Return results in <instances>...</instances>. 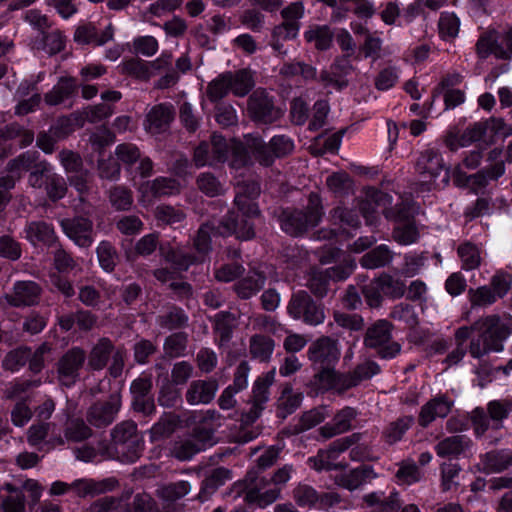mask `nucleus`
Returning a JSON list of instances; mask_svg holds the SVG:
<instances>
[{"label":"nucleus","mask_w":512,"mask_h":512,"mask_svg":"<svg viewBox=\"0 0 512 512\" xmlns=\"http://www.w3.org/2000/svg\"><path fill=\"white\" fill-rule=\"evenodd\" d=\"M480 332V338L473 341L470 353L479 358L488 352H500L503 343L512 334V316L508 313L490 314L475 323Z\"/></svg>","instance_id":"nucleus-1"},{"label":"nucleus","mask_w":512,"mask_h":512,"mask_svg":"<svg viewBox=\"0 0 512 512\" xmlns=\"http://www.w3.org/2000/svg\"><path fill=\"white\" fill-rule=\"evenodd\" d=\"M307 205L302 208H282L278 214L281 230L292 237H301L316 227L324 215L322 198L317 192L308 195Z\"/></svg>","instance_id":"nucleus-2"},{"label":"nucleus","mask_w":512,"mask_h":512,"mask_svg":"<svg viewBox=\"0 0 512 512\" xmlns=\"http://www.w3.org/2000/svg\"><path fill=\"white\" fill-rule=\"evenodd\" d=\"M145 441L133 420H124L110 430L107 453L122 463H134L143 454Z\"/></svg>","instance_id":"nucleus-3"},{"label":"nucleus","mask_w":512,"mask_h":512,"mask_svg":"<svg viewBox=\"0 0 512 512\" xmlns=\"http://www.w3.org/2000/svg\"><path fill=\"white\" fill-rule=\"evenodd\" d=\"M236 488L238 494H243L246 503L256 504L261 508L275 502L280 496V488L272 487L270 481L257 470L248 471Z\"/></svg>","instance_id":"nucleus-4"},{"label":"nucleus","mask_w":512,"mask_h":512,"mask_svg":"<svg viewBox=\"0 0 512 512\" xmlns=\"http://www.w3.org/2000/svg\"><path fill=\"white\" fill-rule=\"evenodd\" d=\"M393 324L385 319L369 325L363 337L365 347L376 350L382 359H390L400 352V344L392 340Z\"/></svg>","instance_id":"nucleus-5"},{"label":"nucleus","mask_w":512,"mask_h":512,"mask_svg":"<svg viewBox=\"0 0 512 512\" xmlns=\"http://www.w3.org/2000/svg\"><path fill=\"white\" fill-rule=\"evenodd\" d=\"M287 312L293 319L310 326H317L325 320L324 305L315 301L306 291H298L291 296Z\"/></svg>","instance_id":"nucleus-6"},{"label":"nucleus","mask_w":512,"mask_h":512,"mask_svg":"<svg viewBox=\"0 0 512 512\" xmlns=\"http://www.w3.org/2000/svg\"><path fill=\"white\" fill-rule=\"evenodd\" d=\"M229 147L226 139L213 133L208 141H201L193 150L192 162L197 168L218 167L228 159Z\"/></svg>","instance_id":"nucleus-7"},{"label":"nucleus","mask_w":512,"mask_h":512,"mask_svg":"<svg viewBox=\"0 0 512 512\" xmlns=\"http://www.w3.org/2000/svg\"><path fill=\"white\" fill-rule=\"evenodd\" d=\"M87 359L84 348L74 346L66 350L55 364L56 378L61 386L70 388L79 380Z\"/></svg>","instance_id":"nucleus-8"},{"label":"nucleus","mask_w":512,"mask_h":512,"mask_svg":"<svg viewBox=\"0 0 512 512\" xmlns=\"http://www.w3.org/2000/svg\"><path fill=\"white\" fill-rule=\"evenodd\" d=\"M122 407L120 389L113 391L107 399L98 400L90 405L86 411V421L97 429L110 426L116 419Z\"/></svg>","instance_id":"nucleus-9"},{"label":"nucleus","mask_w":512,"mask_h":512,"mask_svg":"<svg viewBox=\"0 0 512 512\" xmlns=\"http://www.w3.org/2000/svg\"><path fill=\"white\" fill-rule=\"evenodd\" d=\"M387 218L392 217L395 221L393 238L396 242L408 245L416 239L415 208L412 204L401 202L396 205L395 211H385Z\"/></svg>","instance_id":"nucleus-10"},{"label":"nucleus","mask_w":512,"mask_h":512,"mask_svg":"<svg viewBox=\"0 0 512 512\" xmlns=\"http://www.w3.org/2000/svg\"><path fill=\"white\" fill-rule=\"evenodd\" d=\"M247 110L250 118L261 124H272L283 116L281 108L265 90H255L248 98Z\"/></svg>","instance_id":"nucleus-11"},{"label":"nucleus","mask_w":512,"mask_h":512,"mask_svg":"<svg viewBox=\"0 0 512 512\" xmlns=\"http://www.w3.org/2000/svg\"><path fill=\"white\" fill-rule=\"evenodd\" d=\"M250 218L234 210L228 211L216 226V234L222 237L235 236L239 240H250L255 236L254 224Z\"/></svg>","instance_id":"nucleus-12"},{"label":"nucleus","mask_w":512,"mask_h":512,"mask_svg":"<svg viewBox=\"0 0 512 512\" xmlns=\"http://www.w3.org/2000/svg\"><path fill=\"white\" fill-rule=\"evenodd\" d=\"M512 53V29L505 33L488 31L477 42V53L481 58L494 55L496 58H507Z\"/></svg>","instance_id":"nucleus-13"},{"label":"nucleus","mask_w":512,"mask_h":512,"mask_svg":"<svg viewBox=\"0 0 512 512\" xmlns=\"http://www.w3.org/2000/svg\"><path fill=\"white\" fill-rule=\"evenodd\" d=\"M337 333L332 336H321L308 349V359L314 366L335 365L340 357Z\"/></svg>","instance_id":"nucleus-14"},{"label":"nucleus","mask_w":512,"mask_h":512,"mask_svg":"<svg viewBox=\"0 0 512 512\" xmlns=\"http://www.w3.org/2000/svg\"><path fill=\"white\" fill-rule=\"evenodd\" d=\"M60 226L65 235L77 246L88 248L93 244L94 225L89 217L78 215L65 218L60 221Z\"/></svg>","instance_id":"nucleus-15"},{"label":"nucleus","mask_w":512,"mask_h":512,"mask_svg":"<svg viewBox=\"0 0 512 512\" xmlns=\"http://www.w3.org/2000/svg\"><path fill=\"white\" fill-rule=\"evenodd\" d=\"M115 156L118 162L129 170L134 164L139 163L135 173L142 178H148L153 173V161L148 156H142L139 147L133 143H121L115 148Z\"/></svg>","instance_id":"nucleus-16"},{"label":"nucleus","mask_w":512,"mask_h":512,"mask_svg":"<svg viewBox=\"0 0 512 512\" xmlns=\"http://www.w3.org/2000/svg\"><path fill=\"white\" fill-rule=\"evenodd\" d=\"M41 292V287L34 281H18L4 299L13 307L33 306L39 302Z\"/></svg>","instance_id":"nucleus-17"},{"label":"nucleus","mask_w":512,"mask_h":512,"mask_svg":"<svg viewBox=\"0 0 512 512\" xmlns=\"http://www.w3.org/2000/svg\"><path fill=\"white\" fill-rule=\"evenodd\" d=\"M358 416L355 408L346 406L339 410L331 420L319 429L320 435L325 439H331L353 428L352 422Z\"/></svg>","instance_id":"nucleus-18"},{"label":"nucleus","mask_w":512,"mask_h":512,"mask_svg":"<svg viewBox=\"0 0 512 512\" xmlns=\"http://www.w3.org/2000/svg\"><path fill=\"white\" fill-rule=\"evenodd\" d=\"M218 387V381L213 378L194 380L189 384L185 392V399L190 405L209 404L214 399Z\"/></svg>","instance_id":"nucleus-19"},{"label":"nucleus","mask_w":512,"mask_h":512,"mask_svg":"<svg viewBox=\"0 0 512 512\" xmlns=\"http://www.w3.org/2000/svg\"><path fill=\"white\" fill-rule=\"evenodd\" d=\"M318 372L314 375L315 385L321 390L334 389L339 392L348 390L346 373H339L334 365L315 366Z\"/></svg>","instance_id":"nucleus-20"},{"label":"nucleus","mask_w":512,"mask_h":512,"mask_svg":"<svg viewBox=\"0 0 512 512\" xmlns=\"http://www.w3.org/2000/svg\"><path fill=\"white\" fill-rule=\"evenodd\" d=\"M268 398L269 382L256 381L252 391L251 407L241 415L242 425L251 426L260 417Z\"/></svg>","instance_id":"nucleus-21"},{"label":"nucleus","mask_w":512,"mask_h":512,"mask_svg":"<svg viewBox=\"0 0 512 512\" xmlns=\"http://www.w3.org/2000/svg\"><path fill=\"white\" fill-rule=\"evenodd\" d=\"M376 477L377 474L371 466L361 465L347 473L336 475L334 482L342 488L353 491L366 483H370Z\"/></svg>","instance_id":"nucleus-22"},{"label":"nucleus","mask_w":512,"mask_h":512,"mask_svg":"<svg viewBox=\"0 0 512 512\" xmlns=\"http://www.w3.org/2000/svg\"><path fill=\"white\" fill-rule=\"evenodd\" d=\"M11 172L27 171L30 174H46L50 165L46 160L40 158L37 151H26L8 163Z\"/></svg>","instance_id":"nucleus-23"},{"label":"nucleus","mask_w":512,"mask_h":512,"mask_svg":"<svg viewBox=\"0 0 512 512\" xmlns=\"http://www.w3.org/2000/svg\"><path fill=\"white\" fill-rule=\"evenodd\" d=\"M114 30L109 25L105 30L99 32L92 23H86L77 27L74 33V41L81 45L101 46L113 39Z\"/></svg>","instance_id":"nucleus-24"},{"label":"nucleus","mask_w":512,"mask_h":512,"mask_svg":"<svg viewBox=\"0 0 512 512\" xmlns=\"http://www.w3.org/2000/svg\"><path fill=\"white\" fill-rule=\"evenodd\" d=\"M115 349L113 342L107 338H100L87 354L88 368L92 371H100L104 369Z\"/></svg>","instance_id":"nucleus-25"},{"label":"nucleus","mask_w":512,"mask_h":512,"mask_svg":"<svg viewBox=\"0 0 512 512\" xmlns=\"http://www.w3.org/2000/svg\"><path fill=\"white\" fill-rule=\"evenodd\" d=\"M78 89L75 78L71 76L60 77L51 91L44 95V101L49 106H57L72 97Z\"/></svg>","instance_id":"nucleus-26"},{"label":"nucleus","mask_w":512,"mask_h":512,"mask_svg":"<svg viewBox=\"0 0 512 512\" xmlns=\"http://www.w3.org/2000/svg\"><path fill=\"white\" fill-rule=\"evenodd\" d=\"M237 325L238 317L232 312L221 311L214 316L213 330L218 336V344L220 347L230 342Z\"/></svg>","instance_id":"nucleus-27"},{"label":"nucleus","mask_w":512,"mask_h":512,"mask_svg":"<svg viewBox=\"0 0 512 512\" xmlns=\"http://www.w3.org/2000/svg\"><path fill=\"white\" fill-rule=\"evenodd\" d=\"M174 114V108L170 104L154 106L147 115L149 131L154 134L165 131L174 119Z\"/></svg>","instance_id":"nucleus-28"},{"label":"nucleus","mask_w":512,"mask_h":512,"mask_svg":"<svg viewBox=\"0 0 512 512\" xmlns=\"http://www.w3.org/2000/svg\"><path fill=\"white\" fill-rule=\"evenodd\" d=\"M266 276L259 271L250 272L234 284V291L240 299L246 300L256 295L265 285Z\"/></svg>","instance_id":"nucleus-29"},{"label":"nucleus","mask_w":512,"mask_h":512,"mask_svg":"<svg viewBox=\"0 0 512 512\" xmlns=\"http://www.w3.org/2000/svg\"><path fill=\"white\" fill-rule=\"evenodd\" d=\"M302 400V393L295 392L290 384H286L277 400V417L285 419L294 413L300 407Z\"/></svg>","instance_id":"nucleus-30"},{"label":"nucleus","mask_w":512,"mask_h":512,"mask_svg":"<svg viewBox=\"0 0 512 512\" xmlns=\"http://www.w3.org/2000/svg\"><path fill=\"white\" fill-rule=\"evenodd\" d=\"M161 257L168 263H171L175 269L185 271L197 261L196 256L186 253L181 249H175L169 243L159 246Z\"/></svg>","instance_id":"nucleus-31"},{"label":"nucleus","mask_w":512,"mask_h":512,"mask_svg":"<svg viewBox=\"0 0 512 512\" xmlns=\"http://www.w3.org/2000/svg\"><path fill=\"white\" fill-rule=\"evenodd\" d=\"M143 195L154 198L172 195L178 191L177 181L172 178L158 177L152 181H147L140 186Z\"/></svg>","instance_id":"nucleus-32"},{"label":"nucleus","mask_w":512,"mask_h":512,"mask_svg":"<svg viewBox=\"0 0 512 512\" xmlns=\"http://www.w3.org/2000/svg\"><path fill=\"white\" fill-rule=\"evenodd\" d=\"M92 426L82 418L69 419L64 427V437L66 441L78 443L91 438L94 434Z\"/></svg>","instance_id":"nucleus-33"},{"label":"nucleus","mask_w":512,"mask_h":512,"mask_svg":"<svg viewBox=\"0 0 512 512\" xmlns=\"http://www.w3.org/2000/svg\"><path fill=\"white\" fill-rule=\"evenodd\" d=\"M245 144L251 151L254 158L263 166H270L274 162L275 155L270 147L260 136L247 135L245 136Z\"/></svg>","instance_id":"nucleus-34"},{"label":"nucleus","mask_w":512,"mask_h":512,"mask_svg":"<svg viewBox=\"0 0 512 512\" xmlns=\"http://www.w3.org/2000/svg\"><path fill=\"white\" fill-rule=\"evenodd\" d=\"M25 233L27 239L33 244L40 242L50 246L56 241V235L53 227L44 221L29 223L25 228Z\"/></svg>","instance_id":"nucleus-35"},{"label":"nucleus","mask_w":512,"mask_h":512,"mask_svg":"<svg viewBox=\"0 0 512 512\" xmlns=\"http://www.w3.org/2000/svg\"><path fill=\"white\" fill-rule=\"evenodd\" d=\"M275 346L274 340L266 335L255 334L249 339V353L251 358L260 362H268Z\"/></svg>","instance_id":"nucleus-36"},{"label":"nucleus","mask_w":512,"mask_h":512,"mask_svg":"<svg viewBox=\"0 0 512 512\" xmlns=\"http://www.w3.org/2000/svg\"><path fill=\"white\" fill-rule=\"evenodd\" d=\"M231 478V471L225 467H218L211 471L201 486V490L197 496L200 501L207 500L208 497L214 493L218 487L223 485L226 480Z\"/></svg>","instance_id":"nucleus-37"},{"label":"nucleus","mask_w":512,"mask_h":512,"mask_svg":"<svg viewBox=\"0 0 512 512\" xmlns=\"http://www.w3.org/2000/svg\"><path fill=\"white\" fill-rule=\"evenodd\" d=\"M380 366L370 359L356 365L353 371L346 373L348 388L359 385L362 381L368 380L380 373Z\"/></svg>","instance_id":"nucleus-38"},{"label":"nucleus","mask_w":512,"mask_h":512,"mask_svg":"<svg viewBox=\"0 0 512 512\" xmlns=\"http://www.w3.org/2000/svg\"><path fill=\"white\" fill-rule=\"evenodd\" d=\"M300 25H293L290 23H280L276 25L271 32V47L278 53H285L283 51V41L295 39L299 33Z\"/></svg>","instance_id":"nucleus-39"},{"label":"nucleus","mask_w":512,"mask_h":512,"mask_svg":"<svg viewBox=\"0 0 512 512\" xmlns=\"http://www.w3.org/2000/svg\"><path fill=\"white\" fill-rule=\"evenodd\" d=\"M335 457L328 448L318 450L317 454L308 459V463L314 470L331 471V470H345L348 464L345 462H335Z\"/></svg>","instance_id":"nucleus-40"},{"label":"nucleus","mask_w":512,"mask_h":512,"mask_svg":"<svg viewBox=\"0 0 512 512\" xmlns=\"http://www.w3.org/2000/svg\"><path fill=\"white\" fill-rule=\"evenodd\" d=\"M414 418L412 416H404L390 422L382 431L384 441L392 445L400 441L404 433L413 425Z\"/></svg>","instance_id":"nucleus-41"},{"label":"nucleus","mask_w":512,"mask_h":512,"mask_svg":"<svg viewBox=\"0 0 512 512\" xmlns=\"http://www.w3.org/2000/svg\"><path fill=\"white\" fill-rule=\"evenodd\" d=\"M511 464V452H489L481 460V469L486 473L500 472Z\"/></svg>","instance_id":"nucleus-42"},{"label":"nucleus","mask_w":512,"mask_h":512,"mask_svg":"<svg viewBox=\"0 0 512 512\" xmlns=\"http://www.w3.org/2000/svg\"><path fill=\"white\" fill-rule=\"evenodd\" d=\"M197 189L207 197H217L225 192L221 181L212 172L200 173L195 180Z\"/></svg>","instance_id":"nucleus-43"},{"label":"nucleus","mask_w":512,"mask_h":512,"mask_svg":"<svg viewBox=\"0 0 512 512\" xmlns=\"http://www.w3.org/2000/svg\"><path fill=\"white\" fill-rule=\"evenodd\" d=\"M188 317L184 311L176 306L170 307L166 312L157 317V323L161 328L175 330L187 325Z\"/></svg>","instance_id":"nucleus-44"},{"label":"nucleus","mask_w":512,"mask_h":512,"mask_svg":"<svg viewBox=\"0 0 512 512\" xmlns=\"http://www.w3.org/2000/svg\"><path fill=\"white\" fill-rule=\"evenodd\" d=\"M334 322L329 323V327L333 329L334 324L337 327L348 330L349 332H359L364 329V318L360 314H349L341 311H334Z\"/></svg>","instance_id":"nucleus-45"},{"label":"nucleus","mask_w":512,"mask_h":512,"mask_svg":"<svg viewBox=\"0 0 512 512\" xmlns=\"http://www.w3.org/2000/svg\"><path fill=\"white\" fill-rule=\"evenodd\" d=\"M226 75L231 83V91L236 96L242 97L247 95L254 85L251 73L246 69L238 70L235 73L226 72Z\"/></svg>","instance_id":"nucleus-46"},{"label":"nucleus","mask_w":512,"mask_h":512,"mask_svg":"<svg viewBox=\"0 0 512 512\" xmlns=\"http://www.w3.org/2000/svg\"><path fill=\"white\" fill-rule=\"evenodd\" d=\"M87 512H131L129 503H122V498L104 496L95 500Z\"/></svg>","instance_id":"nucleus-47"},{"label":"nucleus","mask_w":512,"mask_h":512,"mask_svg":"<svg viewBox=\"0 0 512 512\" xmlns=\"http://www.w3.org/2000/svg\"><path fill=\"white\" fill-rule=\"evenodd\" d=\"M31 356V348L21 346L9 351L2 360V367L6 371L15 372L28 363Z\"/></svg>","instance_id":"nucleus-48"},{"label":"nucleus","mask_w":512,"mask_h":512,"mask_svg":"<svg viewBox=\"0 0 512 512\" xmlns=\"http://www.w3.org/2000/svg\"><path fill=\"white\" fill-rule=\"evenodd\" d=\"M191 490L187 481H178L163 485L157 490V496L164 502L174 503L183 498Z\"/></svg>","instance_id":"nucleus-49"},{"label":"nucleus","mask_w":512,"mask_h":512,"mask_svg":"<svg viewBox=\"0 0 512 512\" xmlns=\"http://www.w3.org/2000/svg\"><path fill=\"white\" fill-rule=\"evenodd\" d=\"M333 32L327 25L314 26L305 32L304 37L307 42H314L318 50H327L330 48L333 40Z\"/></svg>","instance_id":"nucleus-50"},{"label":"nucleus","mask_w":512,"mask_h":512,"mask_svg":"<svg viewBox=\"0 0 512 512\" xmlns=\"http://www.w3.org/2000/svg\"><path fill=\"white\" fill-rule=\"evenodd\" d=\"M121 70L123 74L141 81H148L152 76L149 63L137 57L125 60L121 65Z\"/></svg>","instance_id":"nucleus-51"},{"label":"nucleus","mask_w":512,"mask_h":512,"mask_svg":"<svg viewBox=\"0 0 512 512\" xmlns=\"http://www.w3.org/2000/svg\"><path fill=\"white\" fill-rule=\"evenodd\" d=\"M469 444V439L463 436H452L437 445V452L441 456L455 457L462 454L469 447Z\"/></svg>","instance_id":"nucleus-52"},{"label":"nucleus","mask_w":512,"mask_h":512,"mask_svg":"<svg viewBox=\"0 0 512 512\" xmlns=\"http://www.w3.org/2000/svg\"><path fill=\"white\" fill-rule=\"evenodd\" d=\"M369 199L362 201L360 203L359 209L363 215V217L367 220L368 223H373L376 218V207L380 205H385L388 200V194L379 191L373 190L370 194L367 195Z\"/></svg>","instance_id":"nucleus-53"},{"label":"nucleus","mask_w":512,"mask_h":512,"mask_svg":"<svg viewBox=\"0 0 512 512\" xmlns=\"http://www.w3.org/2000/svg\"><path fill=\"white\" fill-rule=\"evenodd\" d=\"M391 260V253L384 245H380L369 251L360 259V264L367 269L383 267Z\"/></svg>","instance_id":"nucleus-54"},{"label":"nucleus","mask_w":512,"mask_h":512,"mask_svg":"<svg viewBox=\"0 0 512 512\" xmlns=\"http://www.w3.org/2000/svg\"><path fill=\"white\" fill-rule=\"evenodd\" d=\"M450 409L451 403L448 400L444 398L435 399L422 408L421 420L426 425L436 417H445Z\"/></svg>","instance_id":"nucleus-55"},{"label":"nucleus","mask_w":512,"mask_h":512,"mask_svg":"<svg viewBox=\"0 0 512 512\" xmlns=\"http://www.w3.org/2000/svg\"><path fill=\"white\" fill-rule=\"evenodd\" d=\"M329 282V275L325 270L312 269L306 285L316 297L323 298L328 293Z\"/></svg>","instance_id":"nucleus-56"},{"label":"nucleus","mask_w":512,"mask_h":512,"mask_svg":"<svg viewBox=\"0 0 512 512\" xmlns=\"http://www.w3.org/2000/svg\"><path fill=\"white\" fill-rule=\"evenodd\" d=\"M239 22L252 32L259 33L264 28L265 16L257 7L253 6L242 11L239 15Z\"/></svg>","instance_id":"nucleus-57"},{"label":"nucleus","mask_w":512,"mask_h":512,"mask_svg":"<svg viewBox=\"0 0 512 512\" xmlns=\"http://www.w3.org/2000/svg\"><path fill=\"white\" fill-rule=\"evenodd\" d=\"M96 252L100 266L107 272L113 271L118 261L115 247L109 241H101Z\"/></svg>","instance_id":"nucleus-58"},{"label":"nucleus","mask_w":512,"mask_h":512,"mask_svg":"<svg viewBox=\"0 0 512 512\" xmlns=\"http://www.w3.org/2000/svg\"><path fill=\"white\" fill-rule=\"evenodd\" d=\"M380 291L383 296L390 298H399L405 292V284L397 279H394L388 274H381L376 278Z\"/></svg>","instance_id":"nucleus-59"},{"label":"nucleus","mask_w":512,"mask_h":512,"mask_svg":"<svg viewBox=\"0 0 512 512\" xmlns=\"http://www.w3.org/2000/svg\"><path fill=\"white\" fill-rule=\"evenodd\" d=\"M201 451L202 449L198 444L189 437L176 441L171 448V455L180 461H186L190 460L195 454Z\"/></svg>","instance_id":"nucleus-60"},{"label":"nucleus","mask_w":512,"mask_h":512,"mask_svg":"<svg viewBox=\"0 0 512 512\" xmlns=\"http://www.w3.org/2000/svg\"><path fill=\"white\" fill-rule=\"evenodd\" d=\"M355 267V260L349 255L335 263L334 266L327 268L325 272L329 275L330 280L337 282L346 280L353 273Z\"/></svg>","instance_id":"nucleus-61"},{"label":"nucleus","mask_w":512,"mask_h":512,"mask_svg":"<svg viewBox=\"0 0 512 512\" xmlns=\"http://www.w3.org/2000/svg\"><path fill=\"white\" fill-rule=\"evenodd\" d=\"M109 200L116 210H128L132 206V191L125 186H114L109 191Z\"/></svg>","instance_id":"nucleus-62"},{"label":"nucleus","mask_w":512,"mask_h":512,"mask_svg":"<svg viewBox=\"0 0 512 512\" xmlns=\"http://www.w3.org/2000/svg\"><path fill=\"white\" fill-rule=\"evenodd\" d=\"M228 79L226 73H223L208 84L206 94L211 102L221 100L231 91V83Z\"/></svg>","instance_id":"nucleus-63"},{"label":"nucleus","mask_w":512,"mask_h":512,"mask_svg":"<svg viewBox=\"0 0 512 512\" xmlns=\"http://www.w3.org/2000/svg\"><path fill=\"white\" fill-rule=\"evenodd\" d=\"M187 335L183 332L169 335L164 342V352L170 358L181 356L187 347Z\"/></svg>","instance_id":"nucleus-64"}]
</instances>
